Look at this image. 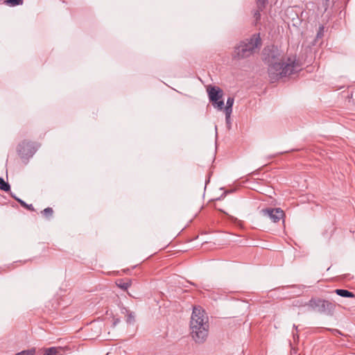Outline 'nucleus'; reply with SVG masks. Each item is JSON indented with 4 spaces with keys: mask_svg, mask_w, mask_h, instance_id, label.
<instances>
[{
    "mask_svg": "<svg viewBox=\"0 0 355 355\" xmlns=\"http://www.w3.org/2000/svg\"><path fill=\"white\" fill-rule=\"evenodd\" d=\"M263 60L268 64V75L272 82L298 71L295 58H284L277 46L265 48L263 51Z\"/></svg>",
    "mask_w": 355,
    "mask_h": 355,
    "instance_id": "nucleus-1",
    "label": "nucleus"
},
{
    "mask_svg": "<svg viewBox=\"0 0 355 355\" xmlns=\"http://www.w3.org/2000/svg\"><path fill=\"white\" fill-rule=\"evenodd\" d=\"M190 335L196 343H204L209 334L208 316L201 307L193 306L189 323Z\"/></svg>",
    "mask_w": 355,
    "mask_h": 355,
    "instance_id": "nucleus-2",
    "label": "nucleus"
},
{
    "mask_svg": "<svg viewBox=\"0 0 355 355\" xmlns=\"http://www.w3.org/2000/svg\"><path fill=\"white\" fill-rule=\"evenodd\" d=\"M261 46L259 35L254 34L250 39L242 41L237 45L234 51V57L243 59L252 55Z\"/></svg>",
    "mask_w": 355,
    "mask_h": 355,
    "instance_id": "nucleus-3",
    "label": "nucleus"
},
{
    "mask_svg": "<svg viewBox=\"0 0 355 355\" xmlns=\"http://www.w3.org/2000/svg\"><path fill=\"white\" fill-rule=\"evenodd\" d=\"M309 306L313 311L325 314H330L334 308L332 303L321 299H311Z\"/></svg>",
    "mask_w": 355,
    "mask_h": 355,
    "instance_id": "nucleus-4",
    "label": "nucleus"
},
{
    "mask_svg": "<svg viewBox=\"0 0 355 355\" xmlns=\"http://www.w3.org/2000/svg\"><path fill=\"white\" fill-rule=\"evenodd\" d=\"M37 148L35 143L24 141L18 145L17 150L21 159H28L33 156Z\"/></svg>",
    "mask_w": 355,
    "mask_h": 355,
    "instance_id": "nucleus-5",
    "label": "nucleus"
},
{
    "mask_svg": "<svg viewBox=\"0 0 355 355\" xmlns=\"http://www.w3.org/2000/svg\"><path fill=\"white\" fill-rule=\"evenodd\" d=\"M261 213L273 223L279 222L284 215V211L280 208L263 209L261 210Z\"/></svg>",
    "mask_w": 355,
    "mask_h": 355,
    "instance_id": "nucleus-6",
    "label": "nucleus"
},
{
    "mask_svg": "<svg viewBox=\"0 0 355 355\" xmlns=\"http://www.w3.org/2000/svg\"><path fill=\"white\" fill-rule=\"evenodd\" d=\"M209 101L220 100L223 97V91L217 87H210L207 88Z\"/></svg>",
    "mask_w": 355,
    "mask_h": 355,
    "instance_id": "nucleus-7",
    "label": "nucleus"
},
{
    "mask_svg": "<svg viewBox=\"0 0 355 355\" xmlns=\"http://www.w3.org/2000/svg\"><path fill=\"white\" fill-rule=\"evenodd\" d=\"M234 102V99L233 97H228L226 102V106L225 107V119L227 123H230V115L232 112Z\"/></svg>",
    "mask_w": 355,
    "mask_h": 355,
    "instance_id": "nucleus-8",
    "label": "nucleus"
},
{
    "mask_svg": "<svg viewBox=\"0 0 355 355\" xmlns=\"http://www.w3.org/2000/svg\"><path fill=\"white\" fill-rule=\"evenodd\" d=\"M338 295L343 297H354L355 295L352 292L345 289H336L334 291Z\"/></svg>",
    "mask_w": 355,
    "mask_h": 355,
    "instance_id": "nucleus-9",
    "label": "nucleus"
},
{
    "mask_svg": "<svg viewBox=\"0 0 355 355\" xmlns=\"http://www.w3.org/2000/svg\"><path fill=\"white\" fill-rule=\"evenodd\" d=\"M121 313L127 315V322L132 323L135 321V313L130 311L127 308L123 307L121 309Z\"/></svg>",
    "mask_w": 355,
    "mask_h": 355,
    "instance_id": "nucleus-10",
    "label": "nucleus"
},
{
    "mask_svg": "<svg viewBox=\"0 0 355 355\" xmlns=\"http://www.w3.org/2000/svg\"><path fill=\"white\" fill-rule=\"evenodd\" d=\"M60 348L52 347L44 350L43 355H59Z\"/></svg>",
    "mask_w": 355,
    "mask_h": 355,
    "instance_id": "nucleus-11",
    "label": "nucleus"
},
{
    "mask_svg": "<svg viewBox=\"0 0 355 355\" xmlns=\"http://www.w3.org/2000/svg\"><path fill=\"white\" fill-rule=\"evenodd\" d=\"M211 103L218 110L221 111L224 107V101L221 98L220 100L213 101Z\"/></svg>",
    "mask_w": 355,
    "mask_h": 355,
    "instance_id": "nucleus-12",
    "label": "nucleus"
},
{
    "mask_svg": "<svg viewBox=\"0 0 355 355\" xmlns=\"http://www.w3.org/2000/svg\"><path fill=\"white\" fill-rule=\"evenodd\" d=\"M10 184L8 182H5L4 180L0 177V189L4 191H8L10 190Z\"/></svg>",
    "mask_w": 355,
    "mask_h": 355,
    "instance_id": "nucleus-13",
    "label": "nucleus"
},
{
    "mask_svg": "<svg viewBox=\"0 0 355 355\" xmlns=\"http://www.w3.org/2000/svg\"><path fill=\"white\" fill-rule=\"evenodd\" d=\"M15 199L19 202L20 203V205L24 207V208H26L27 209L30 210V211H34V207L33 206V205L30 204V205H28L26 204L24 200L19 199V198H17V197H14Z\"/></svg>",
    "mask_w": 355,
    "mask_h": 355,
    "instance_id": "nucleus-14",
    "label": "nucleus"
},
{
    "mask_svg": "<svg viewBox=\"0 0 355 355\" xmlns=\"http://www.w3.org/2000/svg\"><path fill=\"white\" fill-rule=\"evenodd\" d=\"M5 3L10 6H16L23 4V0H6Z\"/></svg>",
    "mask_w": 355,
    "mask_h": 355,
    "instance_id": "nucleus-15",
    "label": "nucleus"
},
{
    "mask_svg": "<svg viewBox=\"0 0 355 355\" xmlns=\"http://www.w3.org/2000/svg\"><path fill=\"white\" fill-rule=\"evenodd\" d=\"M117 286L121 288V289L126 291L130 286H131V282H119L117 283Z\"/></svg>",
    "mask_w": 355,
    "mask_h": 355,
    "instance_id": "nucleus-16",
    "label": "nucleus"
},
{
    "mask_svg": "<svg viewBox=\"0 0 355 355\" xmlns=\"http://www.w3.org/2000/svg\"><path fill=\"white\" fill-rule=\"evenodd\" d=\"M15 355H35V349L32 348L28 350H24L21 352L17 353Z\"/></svg>",
    "mask_w": 355,
    "mask_h": 355,
    "instance_id": "nucleus-17",
    "label": "nucleus"
},
{
    "mask_svg": "<svg viewBox=\"0 0 355 355\" xmlns=\"http://www.w3.org/2000/svg\"><path fill=\"white\" fill-rule=\"evenodd\" d=\"M53 212V209L51 207H47L42 211V214L46 217L51 216Z\"/></svg>",
    "mask_w": 355,
    "mask_h": 355,
    "instance_id": "nucleus-18",
    "label": "nucleus"
},
{
    "mask_svg": "<svg viewBox=\"0 0 355 355\" xmlns=\"http://www.w3.org/2000/svg\"><path fill=\"white\" fill-rule=\"evenodd\" d=\"M324 34V26H321L319 27L318 31L317 33L316 39H320L323 36Z\"/></svg>",
    "mask_w": 355,
    "mask_h": 355,
    "instance_id": "nucleus-19",
    "label": "nucleus"
},
{
    "mask_svg": "<svg viewBox=\"0 0 355 355\" xmlns=\"http://www.w3.org/2000/svg\"><path fill=\"white\" fill-rule=\"evenodd\" d=\"M330 331H331V333L335 335V336H337V335H341V332L338 330V329H329Z\"/></svg>",
    "mask_w": 355,
    "mask_h": 355,
    "instance_id": "nucleus-20",
    "label": "nucleus"
},
{
    "mask_svg": "<svg viewBox=\"0 0 355 355\" xmlns=\"http://www.w3.org/2000/svg\"><path fill=\"white\" fill-rule=\"evenodd\" d=\"M293 338L295 339L296 338H298V335L297 334H295V333H293Z\"/></svg>",
    "mask_w": 355,
    "mask_h": 355,
    "instance_id": "nucleus-21",
    "label": "nucleus"
},
{
    "mask_svg": "<svg viewBox=\"0 0 355 355\" xmlns=\"http://www.w3.org/2000/svg\"><path fill=\"white\" fill-rule=\"evenodd\" d=\"M119 322V319H116L114 322V325L115 326L117 323Z\"/></svg>",
    "mask_w": 355,
    "mask_h": 355,
    "instance_id": "nucleus-22",
    "label": "nucleus"
},
{
    "mask_svg": "<svg viewBox=\"0 0 355 355\" xmlns=\"http://www.w3.org/2000/svg\"><path fill=\"white\" fill-rule=\"evenodd\" d=\"M293 328H295L296 330H297V327L295 326V324H293Z\"/></svg>",
    "mask_w": 355,
    "mask_h": 355,
    "instance_id": "nucleus-23",
    "label": "nucleus"
}]
</instances>
